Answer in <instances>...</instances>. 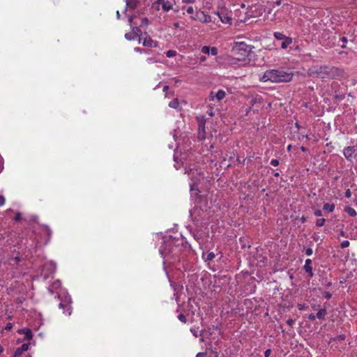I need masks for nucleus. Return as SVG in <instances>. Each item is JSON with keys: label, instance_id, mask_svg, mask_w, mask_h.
Listing matches in <instances>:
<instances>
[{"label": "nucleus", "instance_id": "1", "mask_svg": "<svg viewBox=\"0 0 357 357\" xmlns=\"http://www.w3.org/2000/svg\"><path fill=\"white\" fill-rule=\"evenodd\" d=\"M307 74L315 78L332 79L342 77L344 75V70L334 66H314L308 69Z\"/></svg>", "mask_w": 357, "mask_h": 357}, {"label": "nucleus", "instance_id": "2", "mask_svg": "<svg viewBox=\"0 0 357 357\" xmlns=\"http://www.w3.org/2000/svg\"><path fill=\"white\" fill-rule=\"evenodd\" d=\"M294 74L289 69L278 68L266 70L260 77V81L263 82H271L272 83L289 82L293 78Z\"/></svg>", "mask_w": 357, "mask_h": 357}, {"label": "nucleus", "instance_id": "3", "mask_svg": "<svg viewBox=\"0 0 357 357\" xmlns=\"http://www.w3.org/2000/svg\"><path fill=\"white\" fill-rule=\"evenodd\" d=\"M251 49L249 45H248L244 42H237L235 43L234 45L231 49V53L233 56H236V59L241 61L247 57Z\"/></svg>", "mask_w": 357, "mask_h": 357}, {"label": "nucleus", "instance_id": "4", "mask_svg": "<svg viewBox=\"0 0 357 357\" xmlns=\"http://www.w3.org/2000/svg\"><path fill=\"white\" fill-rule=\"evenodd\" d=\"M343 154L346 159L350 162L357 159V145L350 146L344 149Z\"/></svg>", "mask_w": 357, "mask_h": 357}, {"label": "nucleus", "instance_id": "5", "mask_svg": "<svg viewBox=\"0 0 357 357\" xmlns=\"http://www.w3.org/2000/svg\"><path fill=\"white\" fill-rule=\"evenodd\" d=\"M197 123H198V131H199V138L200 139H205V124L206 120L204 116H200L197 117Z\"/></svg>", "mask_w": 357, "mask_h": 357}, {"label": "nucleus", "instance_id": "6", "mask_svg": "<svg viewBox=\"0 0 357 357\" xmlns=\"http://www.w3.org/2000/svg\"><path fill=\"white\" fill-rule=\"evenodd\" d=\"M192 18L193 20H199L204 23H208L211 22V17L207 15L204 11H197L196 12L195 16H192Z\"/></svg>", "mask_w": 357, "mask_h": 357}, {"label": "nucleus", "instance_id": "7", "mask_svg": "<svg viewBox=\"0 0 357 357\" xmlns=\"http://www.w3.org/2000/svg\"><path fill=\"white\" fill-rule=\"evenodd\" d=\"M145 37L143 39L142 44L145 47H158V43L156 40H153L151 38L145 33Z\"/></svg>", "mask_w": 357, "mask_h": 357}, {"label": "nucleus", "instance_id": "8", "mask_svg": "<svg viewBox=\"0 0 357 357\" xmlns=\"http://www.w3.org/2000/svg\"><path fill=\"white\" fill-rule=\"evenodd\" d=\"M157 3L161 5L162 9L165 11H168L172 8L173 3L169 0H158Z\"/></svg>", "mask_w": 357, "mask_h": 357}, {"label": "nucleus", "instance_id": "9", "mask_svg": "<svg viewBox=\"0 0 357 357\" xmlns=\"http://www.w3.org/2000/svg\"><path fill=\"white\" fill-rule=\"evenodd\" d=\"M42 231L44 232V243L46 244L50 241L52 235L51 229L46 225L42 227Z\"/></svg>", "mask_w": 357, "mask_h": 357}, {"label": "nucleus", "instance_id": "10", "mask_svg": "<svg viewBox=\"0 0 357 357\" xmlns=\"http://www.w3.org/2000/svg\"><path fill=\"white\" fill-rule=\"evenodd\" d=\"M202 52L204 54H211L213 56H215L218 54V49L215 47H210L208 46H204L202 48Z\"/></svg>", "mask_w": 357, "mask_h": 357}, {"label": "nucleus", "instance_id": "11", "mask_svg": "<svg viewBox=\"0 0 357 357\" xmlns=\"http://www.w3.org/2000/svg\"><path fill=\"white\" fill-rule=\"evenodd\" d=\"M311 264H312V260L310 259H307L305 260L303 268H304L305 271L306 273H307L310 277H312L314 273L312 271V267Z\"/></svg>", "mask_w": 357, "mask_h": 357}, {"label": "nucleus", "instance_id": "12", "mask_svg": "<svg viewBox=\"0 0 357 357\" xmlns=\"http://www.w3.org/2000/svg\"><path fill=\"white\" fill-rule=\"evenodd\" d=\"M19 333L24 334V339L26 340H30L33 337V333L31 329L29 328H23L20 329L18 331Z\"/></svg>", "mask_w": 357, "mask_h": 357}, {"label": "nucleus", "instance_id": "13", "mask_svg": "<svg viewBox=\"0 0 357 357\" xmlns=\"http://www.w3.org/2000/svg\"><path fill=\"white\" fill-rule=\"evenodd\" d=\"M138 1L137 0H126V6L130 9H135L137 6Z\"/></svg>", "mask_w": 357, "mask_h": 357}, {"label": "nucleus", "instance_id": "14", "mask_svg": "<svg viewBox=\"0 0 357 357\" xmlns=\"http://www.w3.org/2000/svg\"><path fill=\"white\" fill-rule=\"evenodd\" d=\"M292 43V38L290 37L285 38L281 44V47L282 49H286L289 45Z\"/></svg>", "mask_w": 357, "mask_h": 357}, {"label": "nucleus", "instance_id": "15", "mask_svg": "<svg viewBox=\"0 0 357 357\" xmlns=\"http://www.w3.org/2000/svg\"><path fill=\"white\" fill-rule=\"evenodd\" d=\"M137 36V33H136V31H132L129 33H126L125 34V38L128 40H135Z\"/></svg>", "mask_w": 357, "mask_h": 357}, {"label": "nucleus", "instance_id": "16", "mask_svg": "<svg viewBox=\"0 0 357 357\" xmlns=\"http://www.w3.org/2000/svg\"><path fill=\"white\" fill-rule=\"evenodd\" d=\"M327 314V311L325 308L321 309L317 313V317L319 319H324Z\"/></svg>", "mask_w": 357, "mask_h": 357}, {"label": "nucleus", "instance_id": "17", "mask_svg": "<svg viewBox=\"0 0 357 357\" xmlns=\"http://www.w3.org/2000/svg\"><path fill=\"white\" fill-rule=\"evenodd\" d=\"M226 96V93L223 90H219L217 93H215V96L218 100H222Z\"/></svg>", "mask_w": 357, "mask_h": 357}, {"label": "nucleus", "instance_id": "18", "mask_svg": "<svg viewBox=\"0 0 357 357\" xmlns=\"http://www.w3.org/2000/svg\"><path fill=\"white\" fill-rule=\"evenodd\" d=\"M323 209L325 211H327L328 212H333L335 209V205L334 204H330L328 203H325L324 204Z\"/></svg>", "mask_w": 357, "mask_h": 357}, {"label": "nucleus", "instance_id": "19", "mask_svg": "<svg viewBox=\"0 0 357 357\" xmlns=\"http://www.w3.org/2000/svg\"><path fill=\"white\" fill-rule=\"evenodd\" d=\"M344 211H345V212H347L351 217H355L356 215V211L353 208H351L350 206H347L344 208Z\"/></svg>", "mask_w": 357, "mask_h": 357}, {"label": "nucleus", "instance_id": "20", "mask_svg": "<svg viewBox=\"0 0 357 357\" xmlns=\"http://www.w3.org/2000/svg\"><path fill=\"white\" fill-rule=\"evenodd\" d=\"M178 106H179V102H178V99H176V98L173 99L169 103V107L174 108V109H177L178 107Z\"/></svg>", "mask_w": 357, "mask_h": 357}, {"label": "nucleus", "instance_id": "21", "mask_svg": "<svg viewBox=\"0 0 357 357\" xmlns=\"http://www.w3.org/2000/svg\"><path fill=\"white\" fill-rule=\"evenodd\" d=\"M21 260L20 257H12L9 259V264L14 266L18 264V262Z\"/></svg>", "mask_w": 357, "mask_h": 357}, {"label": "nucleus", "instance_id": "22", "mask_svg": "<svg viewBox=\"0 0 357 357\" xmlns=\"http://www.w3.org/2000/svg\"><path fill=\"white\" fill-rule=\"evenodd\" d=\"M273 35L274 37L279 40H283L285 38L287 37L280 32H275Z\"/></svg>", "mask_w": 357, "mask_h": 357}, {"label": "nucleus", "instance_id": "23", "mask_svg": "<svg viewBox=\"0 0 357 357\" xmlns=\"http://www.w3.org/2000/svg\"><path fill=\"white\" fill-rule=\"evenodd\" d=\"M146 62L148 63H158V60L156 59V57L155 56H152V57H149L146 59Z\"/></svg>", "mask_w": 357, "mask_h": 357}, {"label": "nucleus", "instance_id": "24", "mask_svg": "<svg viewBox=\"0 0 357 357\" xmlns=\"http://www.w3.org/2000/svg\"><path fill=\"white\" fill-rule=\"evenodd\" d=\"M217 15L219 16L220 20L224 23L229 22L230 20H231V19L229 17L225 16L224 17H222L219 13H217Z\"/></svg>", "mask_w": 357, "mask_h": 357}, {"label": "nucleus", "instance_id": "25", "mask_svg": "<svg viewBox=\"0 0 357 357\" xmlns=\"http://www.w3.org/2000/svg\"><path fill=\"white\" fill-rule=\"evenodd\" d=\"M176 52L175 50H168L166 52V56L168 58L173 57V56H176Z\"/></svg>", "mask_w": 357, "mask_h": 357}, {"label": "nucleus", "instance_id": "26", "mask_svg": "<svg viewBox=\"0 0 357 357\" xmlns=\"http://www.w3.org/2000/svg\"><path fill=\"white\" fill-rule=\"evenodd\" d=\"M326 222V220L324 218H319L317 219L316 221V226L317 227H321L324 225Z\"/></svg>", "mask_w": 357, "mask_h": 357}, {"label": "nucleus", "instance_id": "27", "mask_svg": "<svg viewBox=\"0 0 357 357\" xmlns=\"http://www.w3.org/2000/svg\"><path fill=\"white\" fill-rule=\"evenodd\" d=\"M131 28H132V31H136V33H137V36H139V33H142L141 29L137 26H131ZM140 40H141V38L139 37V42H140Z\"/></svg>", "mask_w": 357, "mask_h": 357}, {"label": "nucleus", "instance_id": "28", "mask_svg": "<svg viewBox=\"0 0 357 357\" xmlns=\"http://www.w3.org/2000/svg\"><path fill=\"white\" fill-rule=\"evenodd\" d=\"M215 258V254L212 252H208L206 257V261H211Z\"/></svg>", "mask_w": 357, "mask_h": 357}, {"label": "nucleus", "instance_id": "29", "mask_svg": "<svg viewBox=\"0 0 357 357\" xmlns=\"http://www.w3.org/2000/svg\"><path fill=\"white\" fill-rule=\"evenodd\" d=\"M20 350L22 352L26 351L29 349V344L24 343L21 345L20 347H19Z\"/></svg>", "mask_w": 357, "mask_h": 357}, {"label": "nucleus", "instance_id": "30", "mask_svg": "<svg viewBox=\"0 0 357 357\" xmlns=\"http://www.w3.org/2000/svg\"><path fill=\"white\" fill-rule=\"evenodd\" d=\"M350 245V243L349 241L347 240H345V241H343L341 244H340V248H346L347 247H349Z\"/></svg>", "mask_w": 357, "mask_h": 357}, {"label": "nucleus", "instance_id": "31", "mask_svg": "<svg viewBox=\"0 0 357 357\" xmlns=\"http://www.w3.org/2000/svg\"><path fill=\"white\" fill-rule=\"evenodd\" d=\"M178 319L179 321H181V322L185 324L187 322V319H186V317L183 314H180L178 316Z\"/></svg>", "mask_w": 357, "mask_h": 357}, {"label": "nucleus", "instance_id": "32", "mask_svg": "<svg viewBox=\"0 0 357 357\" xmlns=\"http://www.w3.org/2000/svg\"><path fill=\"white\" fill-rule=\"evenodd\" d=\"M22 353L23 352L21 351L19 348H17L14 352L13 357H21Z\"/></svg>", "mask_w": 357, "mask_h": 357}, {"label": "nucleus", "instance_id": "33", "mask_svg": "<svg viewBox=\"0 0 357 357\" xmlns=\"http://www.w3.org/2000/svg\"><path fill=\"white\" fill-rule=\"evenodd\" d=\"M270 164H271V165L274 166V167H276V166H278V165H279V160H277V159H272V160H271Z\"/></svg>", "mask_w": 357, "mask_h": 357}, {"label": "nucleus", "instance_id": "34", "mask_svg": "<svg viewBox=\"0 0 357 357\" xmlns=\"http://www.w3.org/2000/svg\"><path fill=\"white\" fill-rule=\"evenodd\" d=\"M295 321H296L295 319H289L287 320V324L289 325V326H293L294 324H295Z\"/></svg>", "mask_w": 357, "mask_h": 357}, {"label": "nucleus", "instance_id": "35", "mask_svg": "<svg viewBox=\"0 0 357 357\" xmlns=\"http://www.w3.org/2000/svg\"><path fill=\"white\" fill-rule=\"evenodd\" d=\"M341 41L343 43V45H341V47L342 48H345L346 47V43H347V38L346 37H342L341 38Z\"/></svg>", "mask_w": 357, "mask_h": 357}, {"label": "nucleus", "instance_id": "36", "mask_svg": "<svg viewBox=\"0 0 357 357\" xmlns=\"http://www.w3.org/2000/svg\"><path fill=\"white\" fill-rule=\"evenodd\" d=\"M22 219V215H21V213H17L15 214V216L14 218V220L15 221H19Z\"/></svg>", "mask_w": 357, "mask_h": 357}, {"label": "nucleus", "instance_id": "37", "mask_svg": "<svg viewBox=\"0 0 357 357\" xmlns=\"http://www.w3.org/2000/svg\"><path fill=\"white\" fill-rule=\"evenodd\" d=\"M271 349H268L265 351L264 352V356L265 357H270L271 354Z\"/></svg>", "mask_w": 357, "mask_h": 357}, {"label": "nucleus", "instance_id": "38", "mask_svg": "<svg viewBox=\"0 0 357 357\" xmlns=\"http://www.w3.org/2000/svg\"><path fill=\"white\" fill-rule=\"evenodd\" d=\"M312 252H313L312 249V248H307V249H306V250H305V254H306V255H307V256H310V255H312Z\"/></svg>", "mask_w": 357, "mask_h": 357}, {"label": "nucleus", "instance_id": "39", "mask_svg": "<svg viewBox=\"0 0 357 357\" xmlns=\"http://www.w3.org/2000/svg\"><path fill=\"white\" fill-rule=\"evenodd\" d=\"M190 331H191V333L193 334V335H194L195 337H197L198 336V331H197V329H196V328H191V329H190Z\"/></svg>", "mask_w": 357, "mask_h": 357}, {"label": "nucleus", "instance_id": "40", "mask_svg": "<svg viewBox=\"0 0 357 357\" xmlns=\"http://www.w3.org/2000/svg\"><path fill=\"white\" fill-rule=\"evenodd\" d=\"M186 12L188 14H192L194 13V9L192 6H188L186 9Z\"/></svg>", "mask_w": 357, "mask_h": 357}, {"label": "nucleus", "instance_id": "41", "mask_svg": "<svg viewBox=\"0 0 357 357\" xmlns=\"http://www.w3.org/2000/svg\"><path fill=\"white\" fill-rule=\"evenodd\" d=\"M314 214L315 216L319 217L322 215V212L321 210H316L314 211Z\"/></svg>", "mask_w": 357, "mask_h": 357}, {"label": "nucleus", "instance_id": "42", "mask_svg": "<svg viewBox=\"0 0 357 357\" xmlns=\"http://www.w3.org/2000/svg\"><path fill=\"white\" fill-rule=\"evenodd\" d=\"M6 199L3 195H0V206H3L5 204Z\"/></svg>", "mask_w": 357, "mask_h": 357}, {"label": "nucleus", "instance_id": "43", "mask_svg": "<svg viewBox=\"0 0 357 357\" xmlns=\"http://www.w3.org/2000/svg\"><path fill=\"white\" fill-rule=\"evenodd\" d=\"M297 307L300 310H304L306 308V306L305 304H298Z\"/></svg>", "mask_w": 357, "mask_h": 357}, {"label": "nucleus", "instance_id": "44", "mask_svg": "<svg viewBox=\"0 0 357 357\" xmlns=\"http://www.w3.org/2000/svg\"><path fill=\"white\" fill-rule=\"evenodd\" d=\"M324 296L326 299H330L331 298L332 295H331V293L326 291V292L324 293Z\"/></svg>", "mask_w": 357, "mask_h": 357}, {"label": "nucleus", "instance_id": "45", "mask_svg": "<svg viewBox=\"0 0 357 357\" xmlns=\"http://www.w3.org/2000/svg\"><path fill=\"white\" fill-rule=\"evenodd\" d=\"M317 317V314L315 315L314 314L312 313L309 315V319L311 320V321H314L315 319Z\"/></svg>", "mask_w": 357, "mask_h": 357}, {"label": "nucleus", "instance_id": "46", "mask_svg": "<svg viewBox=\"0 0 357 357\" xmlns=\"http://www.w3.org/2000/svg\"><path fill=\"white\" fill-rule=\"evenodd\" d=\"M149 24V20L148 18L146 17H144L142 20V24H144V25H147Z\"/></svg>", "mask_w": 357, "mask_h": 357}, {"label": "nucleus", "instance_id": "47", "mask_svg": "<svg viewBox=\"0 0 357 357\" xmlns=\"http://www.w3.org/2000/svg\"><path fill=\"white\" fill-rule=\"evenodd\" d=\"M135 51L142 54V53H144V52H145V49H141L139 47H135Z\"/></svg>", "mask_w": 357, "mask_h": 357}, {"label": "nucleus", "instance_id": "48", "mask_svg": "<svg viewBox=\"0 0 357 357\" xmlns=\"http://www.w3.org/2000/svg\"><path fill=\"white\" fill-rule=\"evenodd\" d=\"M351 192L350 190L349 189L347 190L345 192V197L347 198H349V197H351Z\"/></svg>", "mask_w": 357, "mask_h": 357}, {"label": "nucleus", "instance_id": "49", "mask_svg": "<svg viewBox=\"0 0 357 357\" xmlns=\"http://www.w3.org/2000/svg\"><path fill=\"white\" fill-rule=\"evenodd\" d=\"M13 328V324L11 323H8L5 327V329L7 331L10 330Z\"/></svg>", "mask_w": 357, "mask_h": 357}, {"label": "nucleus", "instance_id": "50", "mask_svg": "<svg viewBox=\"0 0 357 357\" xmlns=\"http://www.w3.org/2000/svg\"><path fill=\"white\" fill-rule=\"evenodd\" d=\"M215 93L214 92H211V93H210V96H209V100H210V101H211V100H214V98H215Z\"/></svg>", "mask_w": 357, "mask_h": 357}, {"label": "nucleus", "instance_id": "51", "mask_svg": "<svg viewBox=\"0 0 357 357\" xmlns=\"http://www.w3.org/2000/svg\"><path fill=\"white\" fill-rule=\"evenodd\" d=\"M335 98L339 99V100H343L344 98V94L336 95Z\"/></svg>", "mask_w": 357, "mask_h": 357}, {"label": "nucleus", "instance_id": "52", "mask_svg": "<svg viewBox=\"0 0 357 357\" xmlns=\"http://www.w3.org/2000/svg\"><path fill=\"white\" fill-rule=\"evenodd\" d=\"M206 354L204 352H199L196 355V357H205Z\"/></svg>", "mask_w": 357, "mask_h": 357}, {"label": "nucleus", "instance_id": "53", "mask_svg": "<svg viewBox=\"0 0 357 357\" xmlns=\"http://www.w3.org/2000/svg\"><path fill=\"white\" fill-rule=\"evenodd\" d=\"M66 306L67 307V311H68V315H70L71 314V307H70V306L68 305H66Z\"/></svg>", "mask_w": 357, "mask_h": 357}, {"label": "nucleus", "instance_id": "54", "mask_svg": "<svg viewBox=\"0 0 357 357\" xmlns=\"http://www.w3.org/2000/svg\"><path fill=\"white\" fill-rule=\"evenodd\" d=\"M282 3V1L281 0H277L276 1L274 2V4L276 5V6H280Z\"/></svg>", "mask_w": 357, "mask_h": 357}, {"label": "nucleus", "instance_id": "55", "mask_svg": "<svg viewBox=\"0 0 357 357\" xmlns=\"http://www.w3.org/2000/svg\"><path fill=\"white\" fill-rule=\"evenodd\" d=\"M182 1H183V3H192V2L193 1V0H182Z\"/></svg>", "mask_w": 357, "mask_h": 357}, {"label": "nucleus", "instance_id": "56", "mask_svg": "<svg viewBox=\"0 0 357 357\" xmlns=\"http://www.w3.org/2000/svg\"><path fill=\"white\" fill-rule=\"evenodd\" d=\"M133 18H134V16H132V15H131V16H130V17H129L128 20H129V22H130V23L132 22Z\"/></svg>", "mask_w": 357, "mask_h": 357}, {"label": "nucleus", "instance_id": "57", "mask_svg": "<svg viewBox=\"0 0 357 357\" xmlns=\"http://www.w3.org/2000/svg\"><path fill=\"white\" fill-rule=\"evenodd\" d=\"M168 89H169V86H167V85H166V86H163V91H167V90H168Z\"/></svg>", "mask_w": 357, "mask_h": 357}, {"label": "nucleus", "instance_id": "58", "mask_svg": "<svg viewBox=\"0 0 357 357\" xmlns=\"http://www.w3.org/2000/svg\"><path fill=\"white\" fill-rule=\"evenodd\" d=\"M59 307L60 308H64V304L63 303H60L59 305Z\"/></svg>", "mask_w": 357, "mask_h": 357}, {"label": "nucleus", "instance_id": "59", "mask_svg": "<svg viewBox=\"0 0 357 357\" xmlns=\"http://www.w3.org/2000/svg\"><path fill=\"white\" fill-rule=\"evenodd\" d=\"M150 52H151V50H146V49H145V52H144V54H150Z\"/></svg>", "mask_w": 357, "mask_h": 357}, {"label": "nucleus", "instance_id": "60", "mask_svg": "<svg viewBox=\"0 0 357 357\" xmlns=\"http://www.w3.org/2000/svg\"><path fill=\"white\" fill-rule=\"evenodd\" d=\"M301 150L302 151H303V152H305V151H307L306 148H305V147H304V146H301Z\"/></svg>", "mask_w": 357, "mask_h": 357}, {"label": "nucleus", "instance_id": "61", "mask_svg": "<svg viewBox=\"0 0 357 357\" xmlns=\"http://www.w3.org/2000/svg\"><path fill=\"white\" fill-rule=\"evenodd\" d=\"M340 236H345V234L343 231H341L340 233Z\"/></svg>", "mask_w": 357, "mask_h": 357}, {"label": "nucleus", "instance_id": "62", "mask_svg": "<svg viewBox=\"0 0 357 357\" xmlns=\"http://www.w3.org/2000/svg\"><path fill=\"white\" fill-rule=\"evenodd\" d=\"M194 238L196 239V240H199V237L197 235V234H194Z\"/></svg>", "mask_w": 357, "mask_h": 357}, {"label": "nucleus", "instance_id": "63", "mask_svg": "<svg viewBox=\"0 0 357 357\" xmlns=\"http://www.w3.org/2000/svg\"><path fill=\"white\" fill-rule=\"evenodd\" d=\"M116 16H117V18L119 19L120 18V13L119 11H116Z\"/></svg>", "mask_w": 357, "mask_h": 357}, {"label": "nucleus", "instance_id": "64", "mask_svg": "<svg viewBox=\"0 0 357 357\" xmlns=\"http://www.w3.org/2000/svg\"><path fill=\"white\" fill-rule=\"evenodd\" d=\"M305 220H306V219H305V217H303H303L301 218V221H302L303 222H304L305 221Z\"/></svg>", "mask_w": 357, "mask_h": 357}]
</instances>
